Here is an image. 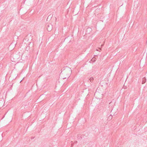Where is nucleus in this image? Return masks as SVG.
Here are the masks:
<instances>
[{
  "instance_id": "1",
  "label": "nucleus",
  "mask_w": 147,
  "mask_h": 147,
  "mask_svg": "<svg viewBox=\"0 0 147 147\" xmlns=\"http://www.w3.org/2000/svg\"><path fill=\"white\" fill-rule=\"evenodd\" d=\"M62 71L60 74V76L64 79H67L70 77L71 74V70L68 67H66L62 69Z\"/></svg>"
},
{
  "instance_id": "2",
  "label": "nucleus",
  "mask_w": 147,
  "mask_h": 147,
  "mask_svg": "<svg viewBox=\"0 0 147 147\" xmlns=\"http://www.w3.org/2000/svg\"><path fill=\"white\" fill-rule=\"evenodd\" d=\"M52 29V25L51 24H49L47 26V30L48 31H50Z\"/></svg>"
},
{
  "instance_id": "3",
  "label": "nucleus",
  "mask_w": 147,
  "mask_h": 147,
  "mask_svg": "<svg viewBox=\"0 0 147 147\" xmlns=\"http://www.w3.org/2000/svg\"><path fill=\"white\" fill-rule=\"evenodd\" d=\"M92 30L91 28H87L86 32L87 34H89Z\"/></svg>"
},
{
  "instance_id": "4",
  "label": "nucleus",
  "mask_w": 147,
  "mask_h": 147,
  "mask_svg": "<svg viewBox=\"0 0 147 147\" xmlns=\"http://www.w3.org/2000/svg\"><path fill=\"white\" fill-rule=\"evenodd\" d=\"M146 78L145 77H144L142 79V84H144L146 82Z\"/></svg>"
},
{
  "instance_id": "5",
  "label": "nucleus",
  "mask_w": 147,
  "mask_h": 147,
  "mask_svg": "<svg viewBox=\"0 0 147 147\" xmlns=\"http://www.w3.org/2000/svg\"><path fill=\"white\" fill-rule=\"evenodd\" d=\"M112 115H110V116L108 118V120H110L112 118Z\"/></svg>"
},
{
  "instance_id": "6",
  "label": "nucleus",
  "mask_w": 147,
  "mask_h": 147,
  "mask_svg": "<svg viewBox=\"0 0 147 147\" xmlns=\"http://www.w3.org/2000/svg\"><path fill=\"white\" fill-rule=\"evenodd\" d=\"M94 80V78H91L89 80L91 82H92Z\"/></svg>"
},
{
  "instance_id": "7",
  "label": "nucleus",
  "mask_w": 147,
  "mask_h": 147,
  "mask_svg": "<svg viewBox=\"0 0 147 147\" xmlns=\"http://www.w3.org/2000/svg\"><path fill=\"white\" fill-rule=\"evenodd\" d=\"M3 102L2 104H1V106L2 107V105H3Z\"/></svg>"
},
{
  "instance_id": "8",
  "label": "nucleus",
  "mask_w": 147,
  "mask_h": 147,
  "mask_svg": "<svg viewBox=\"0 0 147 147\" xmlns=\"http://www.w3.org/2000/svg\"><path fill=\"white\" fill-rule=\"evenodd\" d=\"M92 60L93 61H95L94 59H92Z\"/></svg>"
},
{
  "instance_id": "9",
  "label": "nucleus",
  "mask_w": 147,
  "mask_h": 147,
  "mask_svg": "<svg viewBox=\"0 0 147 147\" xmlns=\"http://www.w3.org/2000/svg\"><path fill=\"white\" fill-rule=\"evenodd\" d=\"M103 45H101V47H102V46H103Z\"/></svg>"
},
{
  "instance_id": "10",
  "label": "nucleus",
  "mask_w": 147,
  "mask_h": 147,
  "mask_svg": "<svg viewBox=\"0 0 147 147\" xmlns=\"http://www.w3.org/2000/svg\"><path fill=\"white\" fill-rule=\"evenodd\" d=\"M124 89H126V87H124Z\"/></svg>"
},
{
  "instance_id": "11",
  "label": "nucleus",
  "mask_w": 147,
  "mask_h": 147,
  "mask_svg": "<svg viewBox=\"0 0 147 147\" xmlns=\"http://www.w3.org/2000/svg\"><path fill=\"white\" fill-rule=\"evenodd\" d=\"M99 49L101 50V49L100 48H99Z\"/></svg>"
}]
</instances>
